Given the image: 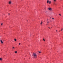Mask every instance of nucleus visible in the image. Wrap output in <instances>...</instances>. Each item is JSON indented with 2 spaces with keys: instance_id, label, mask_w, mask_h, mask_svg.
<instances>
[{
  "instance_id": "nucleus-18",
  "label": "nucleus",
  "mask_w": 63,
  "mask_h": 63,
  "mask_svg": "<svg viewBox=\"0 0 63 63\" xmlns=\"http://www.w3.org/2000/svg\"><path fill=\"white\" fill-rule=\"evenodd\" d=\"M59 15H60V16H61V14H59Z\"/></svg>"
},
{
  "instance_id": "nucleus-12",
  "label": "nucleus",
  "mask_w": 63,
  "mask_h": 63,
  "mask_svg": "<svg viewBox=\"0 0 63 63\" xmlns=\"http://www.w3.org/2000/svg\"><path fill=\"white\" fill-rule=\"evenodd\" d=\"M48 23H47V24H46L47 25H48Z\"/></svg>"
},
{
  "instance_id": "nucleus-19",
  "label": "nucleus",
  "mask_w": 63,
  "mask_h": 63,
  "mask_svg": "<svg viewBox=\"0 0 63 63\" xmlns=\"http://www.w3.org/2000/svg\"><path fill=\"white\" fill-rule=\"evenodd\" d=\"M47 23H49V22H47Z\"/></svg>"
},
{
  "instance_id": "nucleus-23",
  "label": "nucleus",
  "mask_w": 63,
  "mask_h": 63,
  "mask_svg": "<svg viewBox=\"0 0 63 63\" xmlns=\"http://www.w3.org/2000/svg\"><path fill=\"white\" fill-rule=\"evenodd\" d=\"M56 31L57 32V30H56Z\"/></svg>"
},
{
  "instance_id": "nucleus-8",
  "label": "nucleus",
  "mask_w": 63,
  "mask_h": 63,
  "mask_svg": "<svg viewBox=\"0 0 63 63\" xmlns=\"http://www.w3.org/2000/svg\"><path fill=\"white\" fill-rule=\"evenodd\" d=\"M14 40L15 42H16V39H15Z\"/></svg>"
},
{
  "instance_id": "nucleus-14",
  "label": "nucleus",
  "mask_w": 63,
  "mask_h": 63,
  "mask_svg": "<svg viewBox=\"0 0 63 63\" xmlns=\"http://www.w3.org/2000/svg\"><path fill=\"white\" fill-rule=\"evenodd\" d=\"M43 41H45V39H43Z\"/></svg>"
},
{
  "instance_id": "nucleus-2",
  "label": "nucleus",
  "mask_w": 63,
  "mask_h": 63,
  "mask_svg": "<svg viewBox=\"0 0 63 63\" xmlns=\"http://www.w3.org/2000/svg\"><path fill=\"white\" fill-rule=\"evenodd\" d=\"M47 3H49V4H50L51 2V1H49V0H47Z\"/></svg>"
},
{
  "instance_id": "nucleus-5",
  "label": "nucleus",
  "mask_w": 63,
  "mask_h": 63,
  "mask_svg": "<svg viewBox=\"0 0 63 63\" xmlns=\"http://www.w3.org/2000/svg\"><path fill=\"white\" fill-rule=\"evenodd\" d=\"M11 1H9V4H11Z\"/></svg>"
},
{
  "instance_id": "nucleus-6",
  "label": "nucleus",
  "mask_w": 63,
  "mask_h": 63,
  "mask_svg": "<svg viewBox=\"0 0 63 63\" xmlns=\"http://www.w3.org/2000/svg\"><path fill=\"white\" fill-rule=\"evenodd\" d=\"M0 60L1 61H2V58H0Z\"/></svg>"
},
{
  "instance_id": "nucleus-17",
  "label": "nucleus",
  "mask_w": 63,
  "mask_h": 63,
  "mask_svg": "<svg viewBox=\"0 0 63 63\" xmlns=\"http://www.w3.org/2000/svg\"><path fill=\"white\" fill-rule=\"evenodd\" d=\"M61 31H62V30H63V29L62 28V29H61Z\"/></svg>"
},
{
  "instance_id": "nucleus-7",
  "label": "nucleus",
  "mask_w": 63,
  "mask_h": 63,
  "mask_svg": "<svg viewBox=\"0 0 63 63\" xmlns=\"http://www.w3.org/2000/svg\"><path fill=\"white\" fill-rule=\"evenodd\" d=\"M0 42L1 43V44H3V41H2V40L0 41Z\"/></svg>"
},
{
  "instance_id": "nucleus-20",
  "label": "nucleus",
  "mask_w": 63,
  "mask_h": 63,
  "mask_svg": "<svg viewBox=\"0 0 63 63\" xmlns=\"http://www.w3.org/2000/svg\"><path fill=\"white\" fill-rule=\"evenodd\" d=\"M48 28H49V29H50V28H49V27Z\"/></svg>"
},
{
  "instance_id": "nucleus-10",
  "label": "nucleus",
  "mask_w": 63,
  "mask_h": 63,
  "mask_svg": "<svg viewBox=\"0 0 63 63\" xmlns=\"http://www.w3.org/2000/svg\"><path fill=\"white\" fill-rule=\"evenodd\" d=\"M15 53H17V51H16L15 52Z\"/></svg>"
},
{
  "instance_id": "nucleus-15",
  "label": "nucleus",
  "mask_w": 63,
  "mask_h": 63,
  "mask_svg": "<svg viewBox=\"0 0 63 63\" xmlns=\"http://www.w3.org/2000/svg\"><path fill=\"white\" fill-rule=\"evenodd\" d=\"M20 44H21L20 43H19V45H20Z\"/></svg>"
},
{
  "instance_id": "nucleus-1",
  "label": "nucleus",
  "mask_w": 63,
  "mask_h": 63,
  "mask_svg": "<svg viewBox=\"0 0 63 63\" xmlns=\"http://www.w3.org/2000/svg\"><path fill=\"white\" fill-rule=\"evenodd\" d=\"M37 54H36V53H34L32 54V56L33 58H37Z\"/></svg>"
},
{
  "instance_id": "nucleus-11",
  "label": "nucleus",
  "mask_w": 63,
  "mask_h": 63,
  "mask_svg": "<svg viewBox=\"0 0 63 63\" xmlns=\"http://www.w3.org/2000/svg\"><path fill=\"white\" fill-rule=\"evenodd\" d=\"M12 48H13V49H15V47H13Z\"/></svg>"
},
{
  "instance_id": "nucleus-21",
  "label": "nucleus",
  "mask_w": 63,
  "mask_h": 63,
  "mask_svg": "<svg viewBox=\"0 0 63 63\" xmlns=\"http://www.w3.org/2000/svg\"><path fill=\"white\" fill-rule=\"evenodd\" d=\"M8 15H10V13H8Z\"/></svg>"
},
{
  "instance_id": "nucleus-4",
  "label": "nucleus",
  "mask_w": 63,
  "mask_h": 63,
  "mask_svg": "<svg viewBox=\"0 0 63 63\" xmlns=\"http://www.w3.org/2000/svg\"><path fill=\"white\" fill-rule=\"evenodd\" d=\"M48 10H50H50H52V9H51V8L50 7L48 8Z\"/></svg>"
},
{
  "instance_id": "nucleus-22",
  "label": "nucleus",
  "mask_w": 63,
  "mask_h": 63,
  "mask_svg": "<svg viewBox=\"0 0 63 63\" xmlns=\"http://www.w3.org/2000/svg\"><path fill=\"white\" fill-rule=\"evenodd\" d=\"M52 19H54V18H52Z\"/></svg>"
},
{
  "instance_id": "nucleus-16",
  "label": "nucleus",
  "mask_w": 63,
  "mask_h": 63,
  "mask_svg": "<svg viewBox=\"0 0 63 63\" xmlns=\"http://www.w3.org/2000/svg\"><path fill=\"white\" fill-rule=\"evenodd\" d=\"M1 25H3V23H1Z\"/></svg>"
},
{
  "instance_id": "nucleus-13",
  "label": "nucleus",
  "mask_w": 63,
  "mask_h": 63,
  "mask_svg": "<svg viewBox=\"0 0 63 63\" xmlns=\"http://www.w3.org/2000/svg\"><path fill=\"white\" fill-rule=\"evenodd\" d=\"M38 52L39 53H41V52H39V51Z\"/></svg>"
},
{
  "instance_id": "nucleus-3",
  "label": "nucleus",
  "mask_w": 63,
  "mask_h": 63,
  "mask_svg": "<svg viewBox=\"0 0 63 63\" xmlns=\"http://www.w3.org/2000/svg\"><path fill=\"white\" fill-rule=\"evenodd\" d=\"M55 0H54L53 1V4H55Z\"/></svg>"
},
{
  "instance_id": "nucleus-9",
  "label": "nucleus",
  "mask_w": 63,
  "mask_h": 63,
  "mask_svg": "<svg viewBox=\"0 0 63 63\" xmlns=\"http://www.w3.org/2000/svg\"><path fill=\"white\" fill-rule=\"evenodd\" d=\"M42 23H43V22H41V23H40V24H42Z\"/></svg>"
},
{
  "instance_id": "nucleus-24",
  "label": "nucleus",
  "mask_w": 63,
  "mask_h": 63,
  "mask_svg": "<svg viewBox=\"0 0 63 63\" xmlns=\"http://www.w3.org/2000/svg\"><path fill=\"white\" fill-rule=\"evenodd\" d=\"M51 28H52V27H51Z\"/></svg>"
}]
</instances>
